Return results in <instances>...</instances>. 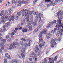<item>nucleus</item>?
Returning a JSON list of instances; mask_svg holds the SVG:
<instances>
[{"label":"nucleus","instance_id":"obj_7","mask_svg":"<svg viewBox=\"0 0 63 63\" xmlns=\"http://www.w3.org/2000/svg\"><path fill=\"white\" fill-rule=\"evenodd\" d=\"M63 11H62L61 10H60L57 13V16L59 17L60 16H61L63 15Z\"/></svg>","mask_w":63,"mask_h":63},{"label":"nucleus","instance_id":"obj_17","mask_svg":"<svg viewBox=\"0 0 63 63\" xmlns=\"http://www.w3.org/2000/svg\"><path fill=\"white\" fill-rule=\"evenodd\" d=\"M40 28H41V26H38L37 28L35 29L34 32H37L39 30V29H40Z\"/></svg>","mask_w":63,"mask_h":63},{"label":"nucleus","instance_id":"obj_8","mask_svg":"<svg viewBox=\"0 0 63 63\" xmlns=\"http://www.w3.org/2000/svg\"><path fill=\"white\" fill-rule=\"evenodd\" d=\"M43 1H45V0H43ZM50 0H45V2H49L50 3H51V4H48L47 5V7H48L49 6H50L51 5V4L52 5L53 4V1H51V2Z\"/></svg>","mask_w":63,"mask_h":63},{"label":"nucleus","instance_id":"obj_20","mask_svg":"<svg viewBox=\"0 0 63 63\" xmlns=\"http://www.w3.org/2000/svg\"><path fill=\"white\" fill-rule=\"evenodd\" d=\"M39 45L40 47H44L45 46V42L42 43L41 44H39Z\"/></svg>","mask_w":63,"mask_h":63},{"label":"nucleus","instance_id":"obj_19","mask_svg":"<svg viewBox=\"0 0 63 63\" xmlns=\"http://www.w3.org/2000/svg\"><path fill=\"white\" fill-rule=\"evenodd\" d=\"M14 18L16 20H17L18 19V18H19V16L18 15L15 16Z\"/></svg>","mask_w":63,"mask_h":63},{"label":"nucleus","instance_id":"obj_41","mask_svg":"<svg viewBox=\"0 0 63 63\" xmlns=\"http://www.w3.org/2000/svg\"><path fill=\"white\" fill-rule=\"evenodd\" d=\"M17 14L19 16H20L21 15V14H20V12H18L17 13Z\"/></svg>","mask_w":63,"mask_h":63},{"label":"nucleus","instance_id":"obj_9","mask_svg":"<svg viewBox=\"0 0 63 63\" xmlns=\"http://www.w3.org/2000/svg\"><path fill=\"white\" fill-rule=\"evenodd\" d=\"M13 63H21L22 61L19 60H13L12 61Z\"/></svg>","mask_w":63,"mask_h":63},{"label":"nucleus","instance_id":"obj_62","mask_svg":"<svg viewBox=\"0 0 63 63\" xmlns=\"http://www.w3.org/2000/svg\"><path fill=\"white\" fill-rule=\"evenodd\" d=\"M4 61H7V59L6 58H5L4 59Z\"/></svg>","mask_w":63,"mask_h":63},{"label":"nucleus","instance_id":"obj_43","mask_svg":"<svg viewBox=\"0 0 63 63\" xmlns=\"http://www.w3.org/2000/svg\"><path fill=\"white\" fill-rule=\"evenodd\" d=\"M50 33H48L47 34V36H48V37H49L50 36Z\"/></svg>","mask_w":63,"mask_h":63},{"label":"nucleus","instance_id":"obj_40","mask_svg":"<svg viewBox=\"0 0 63 63\" xmlns=\"http://www.w3.org/2000/svg\"><path fill=\"white\" fill-rule=\"evenodd\" d=\"M63 61V59H61V60H60L57 63H59V62H62V61Z\"/></svg>","mask_w":63,"mask_h":63},{"label":"nucleus","instance_id":"obj_24","mask_svg":"<svg viewBox=\"0 0 63 63\" xmlns=\"http://www.w3.org/2000/svg\"><path fill=\"white\" fill-rule=\"evenodd\" d=\"M8 12L10 13V15H11L12 13V9H10L8 10Z\"/></svg>","mask_w":63,"mask_h":63},{"label":"nucleus","instance_id":"obj_47","mask_svg":"<svg viewBox=\"0 0 63 63\" xmlns=\"http://www.w3.org/2000/svg\"><path fill=\"white\" fill-rule=\"evenodd\" d=\"M29 43H30L31 42H32V41L31 40H30V38L29 39Z\"/></svg>","mask_w":63,"mask_h":63},{"label":"nucleus","instance_id":"obj_53","mask_svg":"<svg viewBox=\"0 0 63 63\" xmlns=\"http://www.w3.org/2000/svg\"><path fill=\"white\" fill-rule=\"evenodd\" d=\"M1 49L2 50H3L4 49V47H2L1 48Z\"/></svg>","mask_w":63,"mask_h":63},{"label":"nucleus","instance_id":"obj_36","mask_svg":"<svg viewBox=\"0 0 63 63\" xmlns=\"http://www.w3.org/2000/svg\"><path fill=\"white\" fill-rule=\"evenodd\" d=\"M32 55H34V56H36V54H34V53L33 52H32Z\"/></svg>","mask_w":63,"mask_h":63},{"label":"nucleus","instance_id":"obj_63","mask_svg":"<svg viewBox=\"0 0 63 63\" xmlns=\"http://www.w3.org/2000/svg\"><path fill=\"white\" fill-rule=\"evenodd\" d=\"M54 45L53 44L51 46L52 47H54Z\"/></svg>","mask_w":63,"mask_h":63},{"label":"nucleus","instance_id":"obj_18","mask_svg":"<svg viewBox=\"0 0 63 63\" xmlns=\"http://www.w3.org/2000/svg\"><path fill=\"white\" fill-rule=\"evenodd\" d=\"M40 34L39 35V38H42V35L43 34V31H41L40 32Z\"/></svg>","mask_w":63,"mask_h":63},{"label":"nucleus","instance_id":"obj_35","mask_svg":"<svg viewBox=\"0 0 63 63\" xmlns=\"http://www.w3.org/2000/svg\"><path fill=\"white\" fill-rule=\"evenodd\" d=\"M54 59H53V60H52L51 61V62H50V63H54Z\"/></svg>","mask_w":63,"mask_h":63},{"label":"nucleus","instance_id":"obj_33","mask_svg":"<svg viewBox=\"0 0 63 63\" xmlns=\"http://www.w3.org/2000/svg\"><path fill=\"white\" fill-rule=\"evenodd\" d=\"M24 47H27V46H28V44H27V43H25L24 45Z\"/></svg>","mask_w":63,"mask_h":63},{"label":"nucleus","instance_id":"obj_44","mask_svg":"<svg viewBox=\"0 0 63 63\" xmlns=\"http://www.w3.org/2000/svg\"><path fill=\"white\" fill-rule=\"evenodd\" d=\"M49 53V51H48V50H47L46 51V54H48Z\"/></svg>","mask_w":63,"mask_h":63},{"label":"nucleus","instance_id":"obj_48","mask_svg":"<svg viewBox=\"0 0 63 63\" xmlns=\"http://www.w3.org/2000/svg\"><path fill=\"white\" fill-rule=\"evenodd\" d=\"M39 40L40 41H41V42H43V40L42 38H41L39 39Z\"/></svg>","mask_w":63,"mask_h":63},{"label":"nucleus","instance_id":"obj_14","mask_svg":"<svg viewBox=\"0 0 63 63\" xmlns=\"http://www.w3.org/2000/svg\"><path fill=\"white\" fill-rule=\"evenodd\" d=\"M55 27L57 28H55L54 29V30H52L51 32L52 33V34H54V33H55L57 30H58V28L56 27V26H55Z\"/></svg>","mask_w":63,"mask_h":63},{"label":"nucleus","instance_id":"obj_37","mask_svg":"<svg viewBox=\"0 0 63 63\" xmlns=\"http://www.w3.org/2000/svg\"><path fill=\"white\" fill-rule=\"evenodd\" d=\"M22 41H24V42H26V40H25V39L24 38H22L21 39Z\"/></svg>","mask_w":63,"mask_h":63},{"label":"nucleus","instance_id":"obj_1","mask_svg":"<svg viewBox=\"0 0 63 63\" xmlns=\"http://www.w3.org/2000/svg\"><path fill=\"white\" fill-rule=\"evenodd\" d=\"M62 18H60L59 20H57L58 24L59 25H57L56 27L58 28V33L56 35L57 37H58L60 35H62L63 34V24L61 23V19Z\"/></svg>","mask_w":63,"mask_h":63},{"label":"nucleus","instance_id":"obj_28","mask_svg":"<svg viewBox=\"0 0 63 63\" xmlns=\"http://www.w3.org/2000/svg\"><path fill=\"white\" fill-rule=\"evenodd\" d=\"M22 16H24V17H26L25 16V13H24V12H20L21 14H22Z\"/></svg>","mask_w":63,"mask_h":63},{"label":"nucleus","instance_id":"obj_55","mask_svg":"<svg viewBox=\"0 0 63 63\" xmlns=\"http://www.w3.org/2000/svg\"><path fill=\"white\" fill-rule=\"evenodd\" d=\"M29 60L30 61H32V59L31 58H29Z\"/></svg>","mask_w":63,"mask_h":63},{"label":"nucleus","instance_id":"obj_56","mask_svg":"<svg viewBox=\"0 0 63 63\" xmlns=\"http://www.w3.org/2000/svg\"><path fill=\"white\" fill-rule=\"evenodd\" d=\"M29 14H30V15H32V14H33V13H32V12H30L29 13Z\"/></svg>","mask_w":63,"mask_h":63},{"label":"nucleus","instance_id":"obj_2","mask_svg":"<svg viewBox=\"0 0 63 63\" xmlns=\"http://www.w3.org/2000/svg\"><path fill=\"white\" fill-rule=\"evenodd\" d=\"M38 14V13L37 12H36L35 13H33L34 15V16H36L35 17V19L37 20L36 21V22H38V19L39 18V17H42V14L41 13H39Z\"/></svg>","mask_w":63,"mask_h":63},{"label":"nucleus","instance_id":"obj_50","mask_svg":"<svg viewBox=\"0 0 63 63\" xmlns=\"http://www.w3.org/2000/svg\"><path fill=\"white\" fill-rule=\"evenodd\" d=\"M6 41V40L5 39H2V41L3 42H5Z\"/></svg>","mask_w":63,"mask_h":63},{"label":"nucleus","instance_id":"obj_27","mask_svg":"<svg viewBox=\"0 0 63 63\" xmlns=\"http://www.w3.org/2000/svg\"><path fill=\"white\" fill-rule=\"evenodd\" d=\"M43 33L44 34H47V30H45L43 31Z\"/></svg>","mask_w":63,"mask_h":63},{"label":"nucleus","instance_id":"obj_31","mask_svg":"<svg viewBox=\"0 0 63 63\" xmlns=\"http://www.w3.org/2000/svg\"><path fill=\"white\" fill-rule=\"evenodd\" d=\"M29 17L27 16L26 18V20H27V22H29Z\"/></svg>","mask_w":63,"mask_h":63},{"label":"nucleus","instance_id":"obj_13","mask_svg":"<svg viewBox=\"0 0 63 63\" xmlns=\"http://www.w3.org/2000/svg\"><path fill=\"white\" fill-rule=\"evenodd\" d=\"M1 18L2 20H1V21H0V24H1V23H2V24H4V23H5V21L4 20L5 19V17L3 16H2L1 17Z\"/></svg>","mask_w":63,"mask_h":63},{"label":"nucleus","instance_id":"obj_45","mask_svg":"<svg viewBox=\"0 0 63 63\" xmlns=\"http://www.w3.org/2000/svg\"><path fill=\"white\" fill-rule=\"evenodd\" d=\"M37 1V0H35L34 2L33 1V3L34 4H36V3H35V2H36Z\"/></svg>","mask_w":63,"mask_h":63},{"label":"nucleus","instance_id":"obj_4","mask_svg":"<svg viewBox=\"0 0 63 63\" xmlns=\"http://www.w3.org/2000/svg\"><path fill=\"white\" fill-rule=\"evenodd\" d=\"M13 44H11L10 45V47H9V48L10 50L12 49V48H15V46H17V42H16L15 43L13 42Z\"/></svg>","mask_w":63,"mask_h":63},{"label":"nucleus","instance_id":"obj_39","mask_svg":"<svg viewBox=\"0 0 63 63\" xmlns=\"http://www.w3.org/2000/svg\"><path fill=\"white\" fill-rule=\"evenodd\" d=\"M35 48H36L37 50H39V48H38V46H36L35 47Z\"/></svg>","mask_w":63,"mask_h":63},{"label":"nucleus","instance_id":"obj_52","mask_svg":"<svg viewBox=\"0 0 63 63\" xmlns=\"http://www.w3.org/2000/svg\"><path fill=\"white\" fill-rule=\"evenodd\" d=\"M9 38V35H8L5 38L6 39H8Z\"/></svg>","mask_w":63,"mask_h":63},{"label":"nucleus","instance_id":"obj_15","mask_svg":"<svg viewBox=\"0 0 63 63\" xmlns=\"http://www.w3.org/2000/svg\"><path fill=\"white\" fill-rule=\"evenodd\" d=\"M31 17L30 18V24H32L34 22V21L32 19L33 18V16H31Z\"/></svg>","mask_w":63,"mask_h":63},{"label":"nucleus","instance_id":"obj_51","mask_svg":"<svg viewBox=\"0 0 63 63\" xmlns=\"http://www.w3.org/2000/svg\"><path fill=\"white\" fill-rule=\"evenodd\" d=\"M3 31H3V29H1L0 30V32H3Z\"/></svg>","mask_w":63,"mask_h":63},{"label":"nucleus","instance_id":"obj_23","mask_svg":"<svg viewBox=\"0 0 63 63\" xmlns=\"http://www.w3.org/2000/svg\"><path fill=\"white\" fill-rule=\"evenodd\" d=\"M37 58H35V62H33V63H30V62L29 61H27V62H26V63H36V61H37Z\"/></svg>","mask_w":63,"mask_h":63},{"label":"nucleus","instance_id":"obj_3","mask_svg":"<svg viewBox=\"0 0 63 63\" xmlns=\"http://www.w3.org/2000/svg\"><path fill=\"white\" fill-rule=\"evenodd\" d=\"M22 49L20 50V52L21 53V54L18 55V56L20 58H21V57H22L23 58H24L25 57V54H24L23 53H24L25 52V49H23L22 48ZM21 56L22 57H21Z\"/></svg>","mask_w":63,"mask_h":63},{"label":"nucleus","instance_id":"obj_60","mask_svg":"<svg viewBox=\"0 0 63 63\" xmlns=\"http://www.w3.org/2000/svg\"><path fill=\"white\" fill-rule=\"evenodd\" d=\"M22 29V27L21 26L19 28V30H21Z\"/></svg>","mask_w":63,"mask_h":63},{"label":"nucleus","instance_id":"obj_29","mask_svg":"<svg viewBox=\"0 0 63 63\" xmlns=\"http://www.w3.org/2000/svg\"><path fill=\"white\" fill-rule=\"evenodd\" d=\"M3 31H6V29H5V28H6V26L5 25H4L3 26Z\"/></svg>","mask_w":63,"mask_h":63},{"label":"nucleus","instance_id":"obj_12","mask_svg":"<svg viewBox=\"0 0 63 63\" xmlns=\"http://www.w3.org/2000/svg\"><path fill=\"white\" fill-rule=\"evenodd\" d=\"M5 57H7V58L8 59H11V56L8 55V53H6L5 56Z\"/></svg>","mask_w":63,"mask_h":63},{"label":"nucleus","instance_id":"obj_59","mask_svg":"<svg viewBox=\"0 0 63 63\" xmlns=\"http://www.w3.org/2000/svg\"><path fill=\"white\" fill-rule=\"evenodd\" d=\"M35 53H38V51L37 50H35Z\"/></svg>","mask_w":63,"mask_h":63},{"label":"nucleus","instance_id":"obj_22","mask_svg":"<svg viewBox=\"0 0 63 63\" xmlns=\"http://www.w3.org/2000/svg\"><path fill=\"white\" fill-rule=\"evenodd\" d=\"M22 32L24 33V32H27V30L26 29H22Z\"/></svg>","mask_w":63,"mask_h":63},{"label":"nucleus","instance_id":"obj_32","mask_svg":"<svg viewBox=\"0 0 63 63\" xmlns=\"http://www.w3.org/2000/svg\"><path fill=\"white\" fill-rule=\"evenodd\" d=\"M36 20V22H33L32 23V24H33V26H35V25H36V22H36L37 20Z\"/></svg>","mask_w":63,"mask_h":63},{"label":"nucleus","instance_id":"obj_21","mask_svg":"<svg viewBox=\"0 0 63 63\" xmlns=\"http://www.w3.org/2000/svg\"><path fill=\"white\" fill-rule=\"evenodd\" d=\"M21 2H20V1H18V3L17 4V6H20V7H21Z\"/></svg>","mask_w":63,"mask_h":63},{"label":"nucleus","instance_id":"obj_54","mask_svg":"<svg viewBox=\"0 0 63 63\" xmlns=\"http://www.w3.org/2000/svg\"><path fill=\"white\" fill-rule=\"evenodd\" d=\"M15 0H12V2L13 3H14L15 2Z\"/></svg>","mask_w":63,"mask_h":63},{"label":"nucleus","instance_id":"obj_42","mask_svg":"<svg viewBox=\"0 0 63 63\" xmlns=\"http://www.w3.org/2000/svg\"><path fill=\"white\" fill-rule=\"evenodd\" d=\"M5 16H6L7 15H9V13L8 12H6L5 13Z\"/></svg>","mask_w":63,"mask_h":63},{"label":"nucleus","instance_id":"obj_64","mask_svg":"<svg viewBox=\"0 0 63 63\" xmlns=\"http://www.w3.org/2000/svg\"><path fill=\"white\" fill-rule=\"evenodd\" d=\"M1 13H2L3 14H4V11L3 10H2L1 11Z\"/></svg>","mask_w":63,"mask_h":63},{"label":"nucleus","instance_id":"obj_5","mask_svg":"<svg viewBox=\"0 0 63 63\" xmlns=\"http://www.w3.org/2000/svg\"><path fill=\"white\" fill-rule=\"evenodd\" d=\"M5 18L6 19H8L9 22L12 21H14V15H13L12 17H11V16H5Z\"/></svg>","mask_w":63,"mask_h":63},{"label":"nucleus","instance_id":"obj_11","mask_svg":"<svg viewBox=\"0 0 63 63\" xmlns=\"http://www.w3.org/2000/svg\"><path fill=\"white\" fill-rule=\"evenodd\" d=\"M28 11L27 10H24V9H23L21 10V11H20V12H24V13L25 14V16L26 17L27 16V12Z\"/></svg>","mask_w":63,"mask_h":63},{"label":"nucleus","instance_id":"obj_61","mask_svg":"<svg viewBox=\"0 0 63 63\" xmlns=\"http://www.w3.org/2000/svg\"><path fill=\"white\" fill-rule=\"evenodd\" d=\"M17 31L16 30H14V33H16Z\"/></svg>","mask_w":63,"mask_h":63},{"label":"nucleus","instance_id":"obj_16","mask_svg":"<svg viewBox=\"0 0 63 63\" xmlns=\"http://www.w3.org/2000/svg\"><path fill=\"white\" fill-rule=\"evenodd\" d=\"M52 40L51 41V44H54V45L56 46V43L55 41H54V39H52Z\"/></svg>","mask_w":63,"mask_h":63},{"label":"nucleus","instance_id":"obj_57","mask_svg":"<svg viewBox=\"0 0 63 63\" xmlns=\"http://www.w3.org/2000/svg\"><path fill=\"white\" fill-rule=\"evenodd\" d=\"M22 21L23 22H25V19H23L22 20Z\"/></svg>","mask_w":63,"mask_h":63},{"label":"nucleus","instance_id":"obj_30","mask_svg":"<svg viewBox=\"0 0 63 63\" xmlns=\"http://www.w3.org/2000/svg\"><path fill=\"white\" fill-rule=\"evenodd\" d=\"M21 3H22V4H26L27 3V2L25 1H24V0H22L21 1Z\"/></svg>","mask_w":63,"mask_h":63},{"label":"nucleus","instance_id":"obj_34","mask_svg":"<svg viewBox=\"0 0 63 63\" xmlns=\"http://www.w3.org/2000/svg\"><path fill=\"white\" fill-rule=\"evenodd\" d=\"M55 3L56 4H58V0H55Z\"/></svg>","mask_w":63,"mask_h":63},{"label":"nucleus","instance_id":"obj_46","mask_svg":"<svg viewBox=\"0 0 63 63\" xmlns=\"http://www.w3.org/2000/svg\"><path fill=\"white\" fill-rule=\"evenodd\" d=\"M58 41H60L61 40V38H58Z\"/></svg>","mask_w":63,"mask_h":63},{"label":"nucleus","instance_id":"obj_58","mask_svg":"<svg viewBox=\"0 0 63 63\" xmlns=\"http://www.w3.org/2000/svg\"><path fill=\"white\" fill-rule=\"evenodd\" d=\"M3 15H4V14H3V13H1L0 14V15L1 16H2Z\"/></svg>","mask_w":63,"mask_h":63},{"label":"nucleus","instance_id":"obj_25","mask_svg":"<svg viewBox=\"0 0 63 63\" xmlns=\"http://www.w3.org/2000/svg\"><path fill=\"white\" fill-rule=\"evenodd\" d=\"M5 25L6 26H7V27H8V26H9V25H10V22H8L7 23H5Z\"/></svg>","mask_w":63,"mask_h":63},{"label":"nucleus","instance_id":"obj_38","mask_svg":"<svg viewBox=\"0 0 63 63\" xmlns=\"http://www.w3.org/2000/svg\"><path fill=\"white\" fill-rule=\"evenodd\" d=\"M49 61H51L52 60H53V58H50L48 59Z\"/></svg>","mask_w":63,"mask_h":63},{"label":"nucleus","instance_id":"obj_6","mask_svg":"<svg viewBox=\"0 0 63 63\" xmlns=\"http://www.w3.org/2000/svg\"><path fill=\"white\" fill-rule=\"evenodd\" d=\"M56 20H54L53 22H52V21H51V22L50 23H49L48 24V25H47V28H49L50 26H51V25H53V23L54 24H55L56 22Z\"/></svg>","mask_w":63,"mask_h":63},{"label":"nucleus","instance_id":"obj_49","mask_svg":"<svg viewBox=\"0 0 63 63\" xmlns=\"http://www.w3.org/2000/svg\"><path fill=\"white\" fill-rule=\"evenodd\" d=\"M20 44H21V45H23V44L22 41H20Z\"/></svg>","mask_w":63,"mask_h":63},{"label":"nucleus","instance_id":"obj_10","mask_svg":"<svg viewBox=\"0 0 63 63\" xmlns=\"http://www.w3.org/2000/svg\"><path fill=\"white\" fill-rule=\"evenodd\" d=\"M27 27L28 28H29V30H30L31 31H32V26L30 24H29L27 25Z\"/></svg>","mask_w":63,"mask_h":63},{"label":"nucleus","instance_id":"obj_26","mask_svg":"<svg viewBox=\"0 0 63 63\" xmlns=\"http://www.w3.org/2000/svg\"><path fill=\"white\" fill-rule=\"evenodd\" d=\"M14 34H15V33H14V32H12L11 33V38H13V39H14V36L13 35H14Z\"/></svg>","mask_w":63,"mask_h":63}]
</instances>
